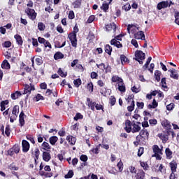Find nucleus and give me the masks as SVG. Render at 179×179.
Wrapping results in <instances>:
<instances>
[{"label": "nucleus", "mask_w": 179, "mask_h": 179, "mask_svg": "<svg viewBox=\"0 0 179 179\" xmlns=\"http://www.w3.org/2000/svg\"><path fill=\"white\" fill-rule=\"evenodd\" d=\"M73 120L74 121H78V120H83V115L80 113H78L76 114Z\"/></svg>", "instance_id": "obj_51"}, {"label": "nucleus", "mask_w": 179, "mask_h": 179, "mask_svg": "<svg viewBox=\"0 0 179 179\" xmlns=\"http://www.w3.org/2000/svg\"><path fill=\"white\" fill-rule=\"evenodd\" d=\"M144 152L145 148L143 147H140L138 150L137 156H138V157H141V156H142V155H143Z\"/></svg>", "instance_id": "obj_54"}, {"label": "nucleus", "mask_w": 179, "mask_h": 179, "mask_svg": "<svg viewBox=\"0 0 179 179\" xmlns=\"http://www.w3.org/2000/svg\"><path fill=\"white\" fill-rule=\"evenodd\" d=\"M134 110H135V101L132 100L130 103V106L127 107V110L129 111V113H132Z\"/></svg>", "instance_id": "obj_38"}, {"label": "nucleus", "mask_w": 179, "mask_h": 179, "mask_svg": "<svg viewBox=\"0 0 179 179\" xmlns=\"http://www.w3.org/2000/svg\"><path fill=\"white\" fill-rule=\"evenodd\" d=\"M38 41L40 44H43L45 48H47V47H48V48H50V50L51 48H52V46L51 45L50 41L45 40V38H42L41 36L38 37Z\"/></svg>", "instance_id": "obj_7"}, {"label": "nucleus", "mask_w": 179, "mask_h": 179, "mask_svg": "<svg viewBox=\"0 0 179 179\" xmlns=\"http://www.w3.org/2000/svg\"><path fill=\"white\" fill-rule=\"evenodd\" d=\"M117 167L119 169V171L121 173L124 170V163H122V161H120L117 164Z\"/></svg>", "instance_id": "obj_47"}, {"label": "nucleus", "mask_w": 179, "mask_h": 179, "mask_svg": "<svg viewBox=\"0 0 179 179\" xmlns=\"http://www.w3.org/2000/svg\"><path fill=\"white\" fill-rule=\"evenodd\" d=\"M166 78H162L161 80V85H162V87L163 89H166V92H167L169 90V87H167V83L166 82Z\"/></svg>", "instance_id": "obj_34"}, {"label": "nucleus", "mask_w": 179, "mask_h": 179, "mask_svg": "<svg viewBox=\"0 0 179 179\" xmlns=\"http://www.w3.org/2000/svg\"><path fill=\"white\" fill-rule=\"evenodd\" d=\"M161 76H162V71L159 70H156L155 71V78L157 80V82H160Z\"/></svg>", "instance_id": "obj_35"}, {"label": "nucleus", "mask_w": 179, "mask_h": 179, "mask_svg": "<svg viewBox=\"0 0 179 179\" xmlns=\"http://www.w3.org/2000/svg\"><path fill=\"white\" fill-rule=\"evenodd\" d=\"M73 175H74L73 171L70 170L69 171L68 173L64 176V178L66 179L72 178V177H73Z\"/></svg>", "instance_id": "obj_48"}, {"label": "nucleus", "mask_w": 179, "mask_h": 179, "mask_svg": "<svg viewBox=\"0 0 179 179\" xmlns=\"http://www.w3.org/2000/svg\"><path fill=\"white\" fill-rule=\"evenodd\" d=\"M165 155L166 156V159L169 160H171V159H173V151L169 148L165 149Z\"/></svg>", "instance_id": "obj_26"}, {"label": "nucleus", "mask_w": 179, "mask_h": 179, "mask_svg": "<svg viewBox=\"0 0 179 179\" xmlns=\"http://www.w3.org/2000/svg\"><path fill=\"white\" fill-rule=\"evenodd\" d=\"M105 52L108 55H111V52H113V47L110 45H106L105 46Z\"/></svg>", "instance_id": "obj_40"}, {"label": "nucleus", "mask_w": 179, "mask_h": 179, "mask_svg": "<svg viewBox=\"0 0 179 179\" xmlns=\"http://www.w3.org/2000/svg\"><path fill=\"white\" fill-rule=\"evenodd\" d=\"M115 103H117V99H115V96H111L110 98V106L113 107V106H115Z\"/></svg>", "instance_id": "obj_52"}, {"label": "nucleus", "mask_w": 179, "mask_h": 179, "mask_svg": "<svg viewBox=\"0 0 179 179\" xmlns=\"http://www.w3.org/2000/svg\"><path fill=\"white\" fill-rule=\"evenodd\" d=\"M57 73L58 75H59V76H61V78H66V76H68V73L64 72V71H62V69L61 68L58 69Z\"/></svg>", "instance_id": "obj_39"}, {"label": "nucleus", "mask_w": 179, "mask_h": 179, "mask_svg": "<svg viewBox=\"0 0 179 179\" xmlns=\"http://www.w3.org/2000/svg\"><path fill=\"white\" fill-rule=\"evenodd\" d=\"M87 89L90 93H93L94 85L92 82H90L87 85Z\"/></svg>", "instance_id": "obj_45"}, {"label": "nucleus", "mask_w": 179, "mask_h": 179, "mask_svg": "<svg viewBox=\"0 0 179 179\" xmlns=\"http://www.w3.org/2000/svg\"><path fill=\"white\" fill-rule=\"evenodd\" d=\"M19 122L20 127H24V113L23 110L21 111L19 115Z\"/></svg>", "instance_id": "obj_19"}, {"label": "nucleus", "mask_w": 179, "mask_h": 179, "mask_svg": "<svg viewBox=\"0 0 179 179\" xmlns=\"http://www.w3.org/2000/svg\"><path fill=\"white\" fill-rule=\"evenodd\" d=\"M64 57V54H62V52H57L54 55V59H55V61H58V59H62Z\"/></svg>", "instance_id": "obj_32"}, {"label": "nucleus", "mask_w": 179, "mask_h": 179, "mask_svg": "<svg viewBox=\"0 0 179 179\" xmlns=\"http://www.w3.org/2000/svg\"><path fill=\"white\" fill-rule=\"evenodd\" d=\"M49 142L52 146H54L57 142H58V137L57 136H52L50 137Z\"/></svg>", "instance_id": "obj_28"}, {"label": "nucleus", "mask_w": 179, "mask_h": 179, "mask_svg": "<svg viewBox=\"0 0 179 179\" xmlns=\"http://www.w3.org/2000/svg\"><path fill=\"white\" fill-rule=\"evenodd\" d=\"M27 141H30L31 143H33V145H34V143H36V141H34V137H33V136L29 134L27 135Z\"/></svg>", "instance_id": "obj_62"}, {"label": "nucleus", "mask_w": 179, "mask_h": 179, "mask_svg": "<svg viewBox=\"0 0 179 179\" xmlns=\"http://www.w3.org/2000/svg\"><path fill=\"white\" fill-rule=\"evenodd\" d=\"M79 33V27H78V24H76L73 30L69 34V38L71 43L72 47L76 48L78 47V38L76 37V34Z\"/></svg>", "instance_id": "obj_2"}, {"label": "nucleus", "mask_w": 179, "mask_h": 179, "mask_svg": "<svg viewBox=\"0 0 179 179\" xmlns=\"http://www.w3.org/2000/svg\"><path fill=\"white\" fill-rule=\"evenodd\" d=\"M31 90H36V88L34 87V85L30 83L25 84L24 89V94H30L31 93Z\"/></svg>", "instance_id": "obj_8"}, {"label": "nucleus", "mask_w": 179, "mask_h": 179, "mask_svg": "<svg viewBox=\"0 0 179 179\" xmlns=\"http://www.w3.org/2000/svg\"><path fill=\"white\" fill-rule=\"evenodd\" d=\"M25 13H27L29 18L32 21H34V20L37 17V13H36V10H34L33 8H27L25 9Z\"/></svg>", "instance_id": "obj_5"}, {"label": "nucleus", "mask_w": 179, "mask_h": 179, "mask_svg": "<svg viewBox=\"0 0 179 179\" xmlns=\"http://www.w3.org/2000/svg\"><path fill=\"white\" fill-rule=\"evenodd\" d=\"M134 38L136 40H145V32L143 31H138L134 34Z\"/></svg>", "instance_id": "obj_11"}, {"label": "nucleus", "mask_w": 179, "mask_h": 179, "mask_svg": "<svg viewBox=\"0 0 179 179\" xmlns=\"http://www.w3.org/2000/svg\"><path fill=\"white\" fill-rule=\"evenodd\" d=\"M136 106H137V108H138L139 110H142L145 107V103L136 102Z\"/></svg>", "instance_id": "obj_60"}, {"label": "nucleus", "mask_w": 179, "mask_h": 179, "mask_svg": "<svg viewBox=\"0 0 179 179\" xmlns=\"http://www.w3.org/2000/svg\"><path fill=\"white\" fill-rule=\"evenodd\" d=\"M22 152H24V153H27V152L30 150V143H29L27 141L22 140Z\"/></svg>", "instance_id": "obj_9"}, {"label": "nucleus", "mask_w": 179, "mask_h": 179, "mask_svg": "<svg viewBox=\"0 0 179 179\" xmlns=\"http://www.w3.org/2000/svg\"><path fill=\"white\" fill-rule=\"evenodd\" d=\"M36 65H43V59L41 57H37L36 59Z\"/></svg>", "instance_id": "obj_63"}, {"label": "nucleus", "mask_w": 179, "mask_h": 179, "mask_svg": "<svg viewBox=\"0 0 179 179\" xmlns=\"http://www.w3.org/2000/svg\"><path fill=\"white\" fill-rule=\"evenodd\" d=\"M158 138L162 141L163 143H166L167 141H169V136L166 134V131H163L162 133L158 134Z\"/></svg>", "instance_id": "obj_12"}, {"label": "nucleus", "mask_w": 179, "mask_h": 179, "mask_svg": "<svg viewBox=\"0 0 179 179\" xmlns=\"http://www.w3.org/2000/svg\"><path fill=\"white\" fill-rule=\"evenodd\" d=\"M122 80H122L118 76H113L111 78V82L113 83H120L121 82H122Z\"/></svg>", "instance_id": "obj_31"}, {"label": "nucleus", "mask_w": 179, "mask_h": 179, "mask_svg": "<svg viewBox=\"0 0 179 179\" xmlns=\"http://www.w3.org/2000/svg\"><path fill=\"white\" fill-rule=\"evenodd\" d=\"M111 45H114L115 47H117V48H122V44L120 41H116L115 39H112L110 41Z\"/></svg>", "instance_id": "obj_24"}, {"label": "nucleus", "mask_w": 179, "mask_h": 179, "mask_svg": "<svg viewBox=\"0 0 179 179\" xmlns=\"http://www.w3.org/2000/svg\"><path fill=\"white\" fill-rule=\"evenodd\" d=\"M31 156L34 159H39L40 157V150L38 148H36L34 151L31 150Z\"/></svg>", "instance_id": "obj_21"}, {"label": "nucleus", "mask_w": 179, "mask_h": 179, "mask_svg": "<svg viewBox=\"0 0 179 179\" xmlns=\"http://www.w3.org/2000/svg\"><path fill=\"white\" fill-rule=\"evenodd\" d=\"M95 108L97 110H102V111H104V106H103V105L100 104V103H95Z\"/></svg>", "instance_id": "obj_57"}, {"label": "nucleus", "mask_w": 179, "mask_h": 179, "mask_svg": "<svg viewBox=\"0 0 179 179\" xmlns=\"http://www.w3.org/2000/svg\"><path fill=\"white\" fill-rule=\"evenodd\" d=\"M178 166V164L177 163V161L173 159L169 163V167L171 169V171H177V167Z\"/></svg>", "instance_id": "obj_17"}, {"label": "nucleus", "mask_w": 179, "mask_h": 179, "mask_svg": "<svg viewBox=\"0 0 179 179\" xmlns=\"http://www.w3.org/2000/svg\"><path fill=\"white\" fill-rule=\"evenodd\" d=\"M152 150H153L154 155H158V154L163 155L162 150L160 149V148H159V145H154L152 146Z\"/></svg>", "instance_id": "obj_20"}, {"label": "nucleus", "mask_w": 179, "mask_h": 179, "mask_svg": "<svg viewBox=\"0 0 179 179\" xmlns=\"http://www.w3.org/2000/svg\"><path fill=\"white\" fill-rule=\"evenodd\" d=\"M87 101L88 103V107L91 108L92 111H94L95 110V106H96V101H92L90 98H87Z\"/></svg>", "instance_id": "obj_22"}, {"label": "nucleus", "mask_w": 179, "mask_h": 179, "mask_svg": "<svg viewBox=\"0 0 179 179\" xmlns=\"http://www.w3.org/2000/svg\"><path fill=\"white\" fill-rule=\"evenodd\" d=\"M140 165L145 171L149 170V164H148V162L140 161Z\"/></svg>", "instance_id": "obj_36"}, {"label": "nucleus", "mask_w": 179, "mask_h": 179, "mask_svg": "<svg viewBox=\"0 0 179 179\" xmlns=\"http://www.w3.org/2000/svg\"><path fill=\"white\" fill-rule=\"evenodd\" d=\"M120 61L122 65H124V64H129V59L128 57H127V56H125V55H120Z\"/></svg>", "instance_id": "obj_27"}, {"label": "nucleus", "mask_w": 179, "mask_h": 179, "mask_svg": "<svg viewBox=\"0 0 179 179\" xmlns=\"http://www.w3.org/2000/svg\"><path fill=\"white\" fill-rule=\"evenodd\" d=\"M13 151H14V153H15L16 155H17V153H19V152H20V147H19L18 145H14L12 148Z\"/></svg>", "instance_id": "obj_46"}, {"label": "nucleus", "mask_w": 179, "mask_h": 179, "mask_svg": "<svg viewBox=\"0 0 179 179\" xmlns=\"http://www.w3.org/2000/svg\"><path fill=\"white\" fill-rule=\"evenodd\" d=\"M14 38L16 40L17 44H18V45H23V38H22V36L16 34L14 36Z\"/></svg>", "instance_id": "obj_25"}, {"label": "nucleus", "mask_w": 179, "mask_h": 179, "mask_svg": "<svg viewBox=\"0 0 179 179\" xmlns=\"http://www.w3.org/2000/svg\"><path fill=\"white\" fill-rule=\"evenodd\" d=\"M12 114L13 116L10 117V122H15L17 118V114H19V106L15 105L12 110Z\"/></svg>", "instance_id": "obj_6"}, {"label": "nucleus", "mask_w": 179, "mask_h": 179, "mask_svg": "<svg viewBox=\"0 0 179 179\" xmlns=\"http://www.w3.org/2000/svg\"><path fill=\"white\" fill-rule=\"evenodd\" d=\"M10 126L9 124H7L6 126V130H5V134L6 135V136L9 137L10 136Z\"/></svg>", "instance_id": "obj_49"}, {"label": "nucleus", "mask_w": 179, "mask_h": 179, "mask_svg": "<svg viewBox=\"0 0 179 179\" xmlns=\"http://www.w3.org/2000/svg\"><path fill=\"white\" fill-rule=\"evenodd\" d=\"M138 124H141V122H137L135 123V122H131L129 120H127L125 121V127H124V131L127 134H136L139 132L141 129V126H139Z\"/></svg>", "instance_id": "obj_1"}, {"label": "nucleus", "mask_w": 179, "mask_h": 179, "mask_svg": "<svg viewBox=\"0 0 179 179\" xmlns=\"http://www.w3.org/2000/svg\"><path fill=\"white\" fill-rule=\"evenodd\" d=\"M88 159L89 158L87 157V155H82L80 157V160H81V162H83L84 163H86V162H87Z\"/></svg>", "instance_id": "obj_61"}, {"label": "nucleus", "mask_w": 179, "mask_h": 179, "mask_svg": "<svg viewBox=\"0 0 179 179\" xmlns=\"http://www.w3.org/2000/svg\"><path fill=\"white\" fill-rule=\"evenodd\" d=\"M169 72L171 73L170 76L172 79H176V80H178V73L177 72V70L171 69V70H169Z\"/></svg>", "instance_id": "obj_18"}, {"label": "nucleus", "mask_w": 179, "mask_h": 179, "mask_svg": "<svg viewBox=\"0 0 179 179\" xmlns=\"http://www.w3.org/2000/svg\"><path fill=\"white\" fill-rule=\"evenodd\" d=\"M41 146L42 149H43V150H46L47 152L50 151V149H51L50 144L45 141L42 143Z\"/></svg>", "instance_id": "obj_37"}, {"label": "nucleus", "mask_w": 179, "mask_h": 179, "mask_svg": "<svg viewBox=\"0 0 179 179\" xmlns=\"http://www.w3.org/2000/svg\"><path fill=\"white\" fill-rule=\"evenodd\" d=\"M34 100H35V101H40V100H45V98L41 94H37L34 98Z\"/></svg>", "instance_id": "obj_50"}, {"label": "nucleus", "mask_w": 179, "mask_h": 179, "mask_svg": "<svg viewBox=\"0 0 179 179\" xmlns=\"http://www.w3.org/2000/svg\"><path fill=\"white\" fill-rule=\"evenodd\" d=\"M150 61H152V57H149L145 62V64L143 66L144 71H146L148 68L149 67V64H150Z\"/></svg>", "instance_id": "obj_44"}, {"label": "nucleus", "mask_w": 179, "mask_h": 179, "mask_svg": "<svg viewBox=\"0 0 179 179\" xmlns=\"http://www.w3.org/2000/svg\"><path fill=\"white\" fill-rule=\"evenodd\" d=\"M161 125H162L164 129H171V124L170 123V121L167 120V119L162 120Z\"/></svg>", "instance_id": "obj_16"}, {"label": "nucleus", "mask_w": 179, "mask_h": 179, "mask_svg": "<svg viewBox=\"0 0 179 179\" xmlns=\"http://www.w3.org/2000/svg\"><path fill=\"white\" fill-rule=\"evenodd\" d=\"M131 92H133V93H139V92H141V87H136V86H133L131 88Z\"/></svg>", "instance_id": "obj_59"}, {"label": "nucleus", "mask_w": 179, "mask_h": 179, "mask_svg": "<svg viewBox=\"0 0 179 179\" xmlns=\"http://www.w3.org/2000/svg\"><path fill=\"white\" fill-rule=\"evenodd\" d=\"M108 9H110V5L104 1L101 6V10H103V12L107 13L108 12Z\"/></svg>", "instance_id": "obj_29"}, {"label": "nucleus", "mask_w": 179, "mask_h": 179, "mask_svg": "<svg viewBox=\"0 0 179 179\" xmlns=\"http://www.w3.org/2000/svg\"><path fill=\"white\" fill-rule=\"evenodd\" d=\"M73 83L76 87H79V86L82 85V80H80V78L74 80Z\"/></svg>", "instance_id": "obj_53"}, {"label": "nucleus", "mask_w": 179, "mask_h": 179, "mask_svg": "<svg viewBox=\"0 0 179 179\" xmlns=\"http://www.w3.org/2000/svg\"><path fill=\"white\" fill-rule=\"evenodd\" d=\"M100 146H101V144H99L95 148L91 150V152H92V153H94L95 155H99V149H100Z\"/></svg>", "instance_id": "obj_58"}, {"label": "nucleus", "mask_w": 179, "mask_h": 179, "mask_svg": "<svg viewBox=\"0 0 179 179\" xmlns=\"http://www.w3.org/2000/svg\"><path fill=\"white\" fill-rule=\"evenodd\" d=\"M122 9H123L126 12H128V10H131V4L127 3L124 6H122Z\"/></svg>", "instance_id": "obj_56"}, {"label": "nucleus", "mask_w": 179, "mask_h": 179, "mask_svg": "<svg viewBox=\"0 0 179 179\" xmlns=\"http://www.w3.org/2000/svg\"><path fill=\"white\" fill-rule=\"evenodd\" d=\"M72 5L75 9H79L82 6V0H76Z\"/></svg>", "instance_id": "obj_33"}, {"label": "nucleus", "mask_w": 179, "mask_h": 179, "mask_svg": "<svg viewBox=\"0 0 179 179\" xmlns=\"http://www.w3.org/2000/svg\"><path fill=\"white\" fill-rule=\"evenodd\" d=\"M50 152H51L50 150L49 151H44L43 152V160H44V162H50V160H51V154L50 153Z\"/></svg>", "instance_id": "obj_14"}, {"label": "nucleus", "mask_w": 179, "mask_h": 179, "mask_svg": "<svg viewBox=\"0 0 179 179\" xmlns=\"http://www.w3.org/2000/svg\"><path fill=\"white\" fill-rule=\"evenodd\" d=\"M32 45L33 47H38V41H37V38H32Z\"/></svg>", "instance_id": "obj_64"}, {"label": "nucleus", "mask_w": 179, "mask_h": 179, "mask_svg": "<svg viewBox=\"0 0 179 179\" xmlns=\"http://www.w3.org/2000/svg\"><path fill=\"white\" fill-rule=\"evenodd\" d=\"M105 29L106 31H111V30L113 29V31H117V24L113 22L112 24H108L106 25Z\"/></svg>", "instance_id": "obj_13"}, {"label": "nucleus", "mask_w": 179, "mask_h": 179, "mask_svg": "<svg viewBox=\"0 0 179 179\" xmlns=\"http://www.w3.org/2000/svg\"><path fill=\"white\" fill-rule=\"evenodd\" d=\"M136 141L134 142V145L137 147L139 146V145H146L142 140L138 138L137 136H136Z\"/></svg>", "instance_id": "obj_41"}, {"label": "nucleus", "mask_w": 179, "mask_h": 179, "mask_svg": "<svg viewBox=\"0 0 179 179\" xmlns=\"http://www.w3.org/2000/svg\"><path fill=\"white\" fill-rule=\"evenodd\" d=\"M2 69H10V64L8 62V60L5 59L3 61L1 64Z\"/></svg>", "instance_id": "obj_30"}, {"label": "nucleus", "mask_w": 179, "mask_h": 179, "mask_svg": "<svg viewBox=\"0 0 179 179\" xmlns=\"http://www.w3.org/2000/svg\"><path fill=\"white\" fill-rule=\"evenodd\" d=\"M66 141H68L69 145H71V146H73V145H75V143H76V138H75L72 136H67Z\"/></svg>", "instance_id": "obj_23"}, {"label": "nucleus", "mask_w": 179, "mask_h": 179, "mask_svg": "<svg viewBox=\"0 0 179 179\" xmlns=\"http://www.w3.org/2000/svg\"><path fill=\"white\" fill-rule=\"evenodd\" d=\"M174 107H176V104H174V103H171L166 106V110H168V111H171L172 110H174Z\"/></svg>", "instance_id": "obj_55"}, {"label": "nucleus", "mask_w": 179, "mask_h": 179, "mask_svg": "<svg viewBox=\"0 0 179 179\" xmlns=\"http://www.w3.org/2000/svg\"><path fill=\"white\" fill-rule=\"evenodd\" d=\"M8 169L10 170H14L15 171H17V170H19V167L16 166V164H15V162L11 163L8 166Z\"/></svg>", "instance_id": "obj_42"}, {"label": "nucleus", "mask_w": 179, "mask_h": 179, "mask_svg": "<svg viewBox=\"0 0 179 179\" xmlns=\"http://www.w3.org/2000/svg\"><path fill=\"white\" fill-rule=\"evenodd\" d=\"M38 29L40 31H44L45 30V24L43 22H38Z\"/></svg>", "instance_id": "obj_43"}, {"label": "nucleus", "mask_w": 179, "mask_h": 179, "mask_svg": "<svg viewBox=\"0 0 179 179\" xmlns=\"http://www.w3.org/2000/svg\"><path fill=\"white\" fill-rule=\"evenodd\" d=\"M135 59L138 61V64L142 65L143 64V59H145L146 55L141 50H136L135 53Z\"/></svg>", "instance_id": "obj_4"}, {"label": "nucleus", "mask_w": 179, "mask_h": 179, "mask_svg": "<svg viewBox=\"0 0 179 179\" xmlns=\"http://www.w3.org/2000/svg\"><path fill=\"white\" fill-rule=\"evenodd\" d=\"M166 8H169V1H164L158 3L157 9L158 10H162V9H166Z\"/></svg>", "instance_id": "obj_10"}, {"label": "nucleus", "mask_w": 179, "mask_h": 179, "mask_svg": "<svg viewBox=\"0 0 179 179\" xmlns=\"http://www.w3.org/2000/svg\"><path fill=\"white\" fill-rule=\"evenodd\" d=\"M137 138L142 141L146 144V141L149 139V131L145 128L140 130L139 134L137 135Z\"/></svg>", "instance_id": "obj_3"}, {"label": "nucleus", "mask_w": 179, "mask_h": 179, "mask_svg": "<svg viewBox=\"0 0 179 179\" xmlns=\"http://www.w3.org/2000/svg\"><path fill=\"white\" fill-rule=\"evenodd\" d=\"M117 89L119 92L121 93H125L127 92V87H125V83H124V80L121 81L120 83H117Z\"/></svg>", "instance_id": "obj_15"}]
</instances>
